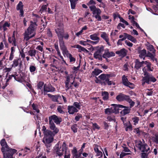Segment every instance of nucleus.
<instances>
[{
	"label": "nucleus",
	"mask_w": 158,
	"mask_h": 158,
	"mask_svg": "<svg viewBox=\"0 0 158 158\" xmlns=\"http://www.w3.org/2000/svg\"><path fill=\"white\" fill-rule=\"evenodd\" d=\"M37 26L36 22L32 21L30 22V26L23 34L24 40L28 41L35 36V30Z\"/></svg>",
	"instance_id": "obj_1"
},
{
	"label": "nucleus",
	"mask_w": 158,
	"mask_h": 158,
	"mask_svg": "<svg viewBox=\"0 0 158 158\" xmlns=\"http://www.w3.org/2000/svg\"><path fill=\"white\" fill-rule=\"evenodd\" d=\"M55 30L58 37L59 44L64 43V38L66 40L69 39V35L68 33L67 32L64 34L63 24L60 23H58L56 28Z\"/></svg>",
	"instance_id": "obj_2"
},
{
	"label": "nucleus",
	"mask_w": 158,
	"mask_h": 158,
	"mask_svg": "<svg viewBox=\"0 0 158 158\" xmlns=\"http://www.w3.org/2000/svg\"><path fill=\"white\" fill-rule=\"evenodd\" d=\"M142 80V85H144L145 83L148 85L151 84V82L154 83L157 81L156 79L152 74L149 73H145Z\"/></svg>",
	"instance_id": "obj_3"
},
{
	"label": "nucleus",
	"mask_w": 158,
	"mask_h": 158,
	"mask_svg": "<svg viewBox=\"0 0 158 158\" xmlns=\"http://www.w3.org/2000/svg\"><path fill=\"white\" fill-rule=\"evenodd\" d=\"M98 78L101 80L98 81H99V83L101 84L102 85L104 86L106 85H110L113 83L112 81H110L109 78L106 75V74H101L99 76Z\"/></svg>",
	"instance_id": "obj_4"
},
{
	"label": "nucleus",
	"mask_w": 158,
	"mask_h": 158,
	"mask_svg": "<svg viewBox=\"0 0 158 158\" xmlns=\"http://www.w3.org/2000/svg\"><path fill=\"white\" fill-rule=\"evenodd\" d=\"M17 151L11 148L7 149L2 152L3 155V158H15L13 156L14 154L16 153Z\"/></svg>",
	"instance_id": "obj_5"
},
{
	"label": "nucleus",
	"mask_w": 158,
	"mask_h": 158,
	"mask_svg": "<svg viewBox=\"0 0 158 158\" xmlns=\"http://www.w3.org/2000/svg\"><path fill=\"white\" fill-rule=\"evenodd\" d=\"M135 143H136V147L142 152H147L150 150V148L148 144L146 143L143 144L141 140H139L138 142L136 141Z\"/></svg>",
	"instance_id": "obj_6"
},
{
	"label": "nucleus",
	"mask_w": 158,
	"mask_h": 158,
	"mask_svg": "<svg viewBox=\"0 0 158 158\" xmlns=\"http://www.w3.org/2000/svg\"><path fill=\"white\" fill-rule=\"evenodd\" d=\"M49 123L54 124L53 120L56 124L59 125L62 122V119L60 117H59L57 115L54 114L49 117Z\"/></svg>",
	"instance_id": "obj_7"
},
{
	"label": "nucleus",
	"mask_w": 158,
	"mask_h": 158,
	"mask_svg": "<svg viewBox=\"0 0 158 158\" xmlns=\"http://www.w3.org/2000/svg\"><path fill=\"white\" fill-rule=\"evenodd\" d=\"M144 64L146 65L144 67L142 70L143 73V75H145V73H149L148 72H152L154 69V68L152 66V64L148 61H145Z\"/></svg>",
	"instance_id": "obj_8"
},
{
	"label": "nucleus",
	"mask_w": 158,
	"mask_h": 158,
	"mask_svg": "<svg viewBox=\"0 0 158 158\" xmlns=\"http://www.w3.org/2000/svg\"><path fill=\"white\" fill-rule=\"evenodd\" d=\"M54 152L56 154V156H59L60 158L63 155L64 150L61 148V146L59 147V144L57 143L54 147Z\"/></svg>",
	"instance_id": "obj_9"
},
{
	"label": "nucleus",
	"mask_w": 158,
	"mask_h": 158,
	"mask_svg": "<svg viewBox=\"0 0 158 158\" xmlns=\"http://www.w3.org/2000/svg\"><path fill=\"white\" fill-rule=\"evenodd\" d=\"M122 82L124 85L128 87L131 89H133L134 88V85L128 81L127 77L125 75H123L122 77Z\"/></svg>",
	"instance_id": "obj_10"
},
{
	"label": "nucleus",
	"mask_w": 158,
	"mask_h": 158,
	"mask_svg": "<svg viewBox=\"0 0 158 158\" xmlns=\"http://www.w3.org/2000/svg\"><path fill=\"white\" fill-rule=\"evenodd\" d=\"M43 87L44 95L46 94H45V93L53 92L56 91L55 88L53 87L50 83H49L47 85L46 84H45Z\"/></svg>",
	"instance_id": "obj_11"
},
{
	"label": "nucleus",
	"mask_w": 158,
	"mask_h": 158,
	"mask_svg": "<svg viewBox=\"0 0 158 158\" xmlns=\"http://www.w3.org/2000/svg\"><path fill=\"white\" fill-rule=\"evenodd\" d=\"M48 97L50 98L54 102H57L59 104H61V103L59 102L60 101L62 100V97L59 95H52L51 94H47Z\"/></svg>",
	"instance_id": "obj_12"
},
{
	"label": "nucleus",
	"mask_w": 158,
	"mask_h": 158,
	"mask_svg": "<svg viewBox=\"0 0 158 158\" xmlns=\"http://www.w3.org/2000/svg\"><path fill=\"white\" fill-rule=\"evenodd\" d=\"M59 45L63 55L64 56L65 55L67 57H68L70 54L69 53V52L65 45L64 43L59 44Z\"/></svg>",
	"instance_id": "obj_13"
},
{
	"label": "nucleus",
	"mask_w": 158,
	"mask_h": 158,
	"mask_svg": "<svg viewBox=\"0 0 158 158\" xmlns=\"http://www.w3.org/2000/svg\"><path fill=\"white\" fill-rule=\"evenodd\" d=\"M115 56V53L114 52H110L108 49L106 48L105 49L104 53L102 55V57L103 58H110L114 56Z\"/></svg>",
	"instance_id": "obj_14"
},
{
	"label": "nucleus",
	"mask_w": 158,
	"mask_h": 158,
	"mask_svg": "<svg viewBox=\"0 0 158 158\" xmlns=\"http://www.w3.org/2000/svg\"><path fill=\"white\" fill-rule=\"evenodd\" d=\"M129 95L120 93L116 97V99L118 102L126 101Z\"/></svg>",
	"instance_id": "obj_15"
},
{
	"label": "nucleus",
	"mask_w": 158,
	"mask_h": 158,
	"mask_svg": "<svg viewBox=\"0 0 158 158\" xmlns=\"http://www.w3.org/2000/svg\"><path fill=\"white\" fill-rule=\"evenodd\" d=\"M79 153H77V152L76 148L75 147L73 148V150L72 151V153L73 155V158H78L79 157H81V154H82L83 151L80 149Z\"/></svg>",
	"instance_id": "obj_16"
},
{
	"label": "nucleus",
	"mask_w": 158,
	"mask_h": 158,
	"mask_svg": "<svg viewBox=\"0 0 158 158\" xmlns=\"http://www.w3.org/2000/svg\"><path fill=\"white\" fill-rule=\"evenodd\" d=\"M89 8L94 15L96 14V15H101V10L99 8H96L95 5L89 6Z\"/></svg>",
	"instance_id": "obj_17"
},
{
	"label": "nucleus",
	"mask_w": 158,
	"mask_h": 158,
	"mask_svg": "<svg viewBox=\"0 0 158 158\" xmlns=\"http://www.w3.org/2000/svg\"><path fill=\"white\" fill-rule=\"evenodd\" d=\"M113 106L111 107L112 111L113 113H117L119 112V110H121V108H123V106L120 104H115L112 105Z\"/></svg>",
	"instance_id": "obj_18"
},
{
	"label": "nucleus",
	"mask_w": 158,
	"mask_h": 158,
	"mask_svg": "<svg viewBox=\"0 0 158 158\" xmlns=\"http://www.w3.org/2000/svg\"><path fill=\"white\" fill-rule=\"evenodd\" d=\"M135 63L134 68L137 70H139L143 66V64H144L145 61H142L141 62H140L139 59H136L135 60Z\"/></svg>",
	"instance_id": "obj_19"
},
{
	"label": "nucleus",
	"mask_w": 158,
	"mask_h": 158,
	"mask_svg": "<svg viewBox=\"0 0 158 158\" xmlns=\"http://www.w3.org/2000/svg\"><path fill=\"white\" fill-rule=\"evenodd\" d=\"M101 33L102 34L101 35V37L105 41L108 46H110L111 44L109 42V35L107 34L105 32H102Z\"/></svg>",
	"instance_id": "obj_20"
},
{
	"label": "nucleus",
	"mask_w": 158,
	"mask_h": 158,
	"mask_svg": "<svg viewBox=\"0 0 158 158\" xmlns=\"http://www.w3.org/2000/svg\"><path fill=\"white\" fill-rule=\"evenodd\" d=\"M138 52L139 54V57L141 59H143V60H145V57H146L147 52L145 49L143 50L139 49L138 50Z\"/></svg>",
	"instance_id": "obj_21"
},
{
	"label": "nucleus",
	"mask_w": 158,
	"mask_h": 158,
	"mask_svg": "<svg viewBox=\"0 0 158 158\" xmlns=\"http://www.w3.org/2000/svg\"><path fill=\"white\" fill-rule=\"evenodd\" d=\"M0 144L2 146L1 151L2 152L5 150H7V149L10 148L7 145L6 140L4 139H2L0 141Z\"/></svg>",
	"instance_id": "obj_22"
},
{
	"label": "nucleus",
	"mask_w": 158,
	"mask_h": 158,
	"mask_svg": "<svg viewBox=\"0 0 158 158\" xmlns=\"http://www.w3.org/2000/svg\"><path fill=\"white\" fill-rule=\"evenodd\" d=\"M67 109L68 112L70 114H73L75 113H77L78 110L73 106H68Z\"/></svg>",
	"instance_id": "obj_23"
},
{
	"label": "nucleus",
	"mask_w": 158,
	"mask_h": 158,
	"mask_svg": "<svg viewBox=\"0 0 158 158\" xmlns=\"http://www.w3.org/2000/svg\"><path fill=\"white\" fill-rule=\"evenodd\" d=\"M127 51L125 49L123 48L119 50L116 51L115 53L122 57H124L127 55Z\"/></svg>",
	"instance_id": "obj_24"
},
{
	"label": "nucleus",
	"mask_w": 158,
	"mask_h": 158,
	"mask_svg": "<svg viewBox=\"0 0 158 158\" xmlns=\"http://www.w3.org/2000/svg\"><path fill=\"white\" fill-rule=\"evenodd\" d=\"M123 108H124V109L121 111L120 112L122 115H125L130 113L131 108L129 107L123 106Z\"/></svg>",
	"instance_id": "obj_25"
},
{
	"label": "nucleus",
	"mask_w": 158,
	"mask_h": 158,
	"mask_svg": "<svg viewBox=\"0 0 158 158\" xmlns=\"http://www.w3.org/2000/svg\"><path fill=\"white\" fill-rule=\"evenodd\" d=\"M49 127L50 129L53 131H52L53 133V134L54 135V136L59 131V129L57 128L55 124H52L50 123H49Z\"/></svg>",
	"instance_id": "obj_26"
},
{
	"label": "nucleus",
	"mask_w": 158,
	"mask_h": 158,
	"mask_svg": "<svg viewBox=\"0 0 158 158\" xmlns=\"http://www.w3.org/2000/svg\"><path fill=\"white\" fill-rule=\"evenodd\" d=\"M123 35H124V37L126 38V39L127 38L128 40L134 43H135L137 42L136 39L131 35L126 33H124Z\"/></svg>",
	"instance_id": "obj_27"
},
{
	"label": "nucleus",
	"mask_w": 158,
	"mask_h": 158,
	"mask_svg": "<svg viewBox=\"0 0 158 158\" xmlns=\"http://www.w3.org/2000/svg\"><path fill=\"white\" fill-rule=\"evenodd\" d=\"M98 33H97L91 35L89 36L90 38L92 40L96 41H98V43L100 40V38L98 37Z\"/></svg>",
	"instance_id": "obj_28"
},
{
	"label": "nucleus",
	"mask_w": 158,
	"mask_h": 158,
	"mask_svg": "<svg viewBox=\"0 0 158 158\" xmlns=\"http://www.w3.org/2000/svg\"><path fill=\"white\" fill-rule=\"evenodd\" d=\"M12 76L14 77L15 80L20 82H22L24 81V78L21 75L19 77L17 75H12Z\"/></svg>",
	"instance_id": "obj_29"
},
{
	"label": "nucleus",
	"mask_w": 158,
	"mask_h": 158,
	"mask_svg": "<svg viewBox=\"0 0 158 158\" xmlns=\"http://www.w3.org/2000/svg\"><path fill=\"white\" fill-rule=\"evenodd\" d=\"M53 132L52 131L48 130L45 131L44 132H43L44 137H46L48 136H49L50 137H54V135L53 134Z\"/></svg>",
	"instance_id": "obj_30"
},
{
	"label": "nucleus",
	"mask_w": 158,
	"mask_h": 158,
	"mask_svg": "<svg viewBox=\"0 0 158 158\" xmlns=\"http://www.w3.org/2000/svg\"><path fill=\"white\" fill-rule=\"evenodd\" d=\"M102 96L103 97L102 99L104 100H107L109 99V94L107 92H102Z\"/></svg>",
	"instance_id": "obj_31"
},
{
	"label": "nucleus",
	"mask_w": 158,
	"mask_h": 158,
	"mask_svg": "<svg viewBox=\"0 0 158 158\" xmlns=\"http://www.w3.org/2000/svg\"><path fill=\"white\" fill-rule=\"evenodd\" d=\"M94 57L96 59H98V60L102 61V55L96 52L94 54Z\"/></svg>",
	"instance_id": "obj_32"
},
{
	"label": "nucleus",
	"mask_w": 158,
	"mask_h": 158,
	"mask_svg": "<svg viewBox=\"0 0 158 158\" xmlns=\"http://www.w3.org/2000/svg\"><path fill=\"white\" fill-rule=\"evenodd\" d=\"M38 52V51L35 49H31L28 51V55L31 57H35L36 52Z\"/></svg>",
	"instance_id": "obj_33"
},
{
	"label": "nucleus",
	"mask_w": 158,
	"mask_h": 158,
	"mask_svg": "<svg viewBox=\"0 0 158 158\" xmlns=\"http://www.w3.org/2000/svg\"><path fill=\"white\" fill-rule=\"evenodd\" d=\"M96 50L95 52L101 55L102 54V52L105 50L104 47L103 45L97 46L96 47Z\"/></svg>",
	"instance_id": "obj_34"
},
{
	"label": "nucleus",
	"mask_w": 158,
	"mask_h": 158,
	"mask_svg": "<svg viewBox=\"0 0 158 158\" xmlns=\"http://www.w3.org/2000/svg\"><path fill=\"white\" fill-rule=\"evenodd\" d=\"M126 102L129 103L130 106L129 107L131 108L134 106L135 105V102L132 100L129 96Z\"/></svg>",
	"instance_id": "obj_35"
},
{
	"label": "nucleus",
	"mask_w": 158,
	"mask_h": 158,
	"mask_svg": "<svg viewBox=\"0 0 158 158\" xmlns=\"http://www.w3.org/2000/svg\"><path fill=\"white\" fill-rule=\"evenodd\" d=\"M44 83L43 82L41 81L39 82L37 85V89L41 90L42 91L43 89V86H44Z\"/></svg>",
	"instance_id": "obj_36"
},
{
	"label": "nucleus",
	"mask_w": 158,
	"mask_h": 158,
	"mask_svg": "<svg viewBox=\"0 0 158 158\" xmlns=\"http://www.w3.org/2000/svg\"><path fill=\"white\" fill-rule=\"evenodd\" d=\"M76 116L75 117L74 119L76 122L78 121L81 119H82V114L79 113H77V114H75Z\"/></svg>",
	"instance_id": "obj_37"
},
{
	"label": "nucleus",
	"mask_w": 158,
	"mask_h": 158,
	"mask_svg": "<svg viewBox=\"0 0 158 158\" xmlns=\"http://www.w3.org/2000/svg\"><path fill=\"white\" fill-rule=\"evenodd\" d=\"M53 137H49L48 138H46L45 141L43 140L44 143H51L53 141Z\"/></svg>",
	"instance_id": "obj_38"
},
{
	"label": "nucleus",
	"mask_w": 158,
	"mask_h": 158,
	"mask_svg": "<svg viewBox=\"0 0 158 158\" xmlns=\"http://www.w3.org/2000/svg\"><path fill=\"white\" fill-rule=\"evenodd\" d=\"M102 72V70L98 69H95L93 71L92 73L96 76H98Z\"/></svg>",
	"instance_id": "obj_39"
},
{
	"label": "nucleus",
	"mask_w": 158,
	"mask_h": 158,
	"mask_svg": "<svg viewBox=\"0 0 158 158\" xmlns=\"http://www.w3.org/2000/svg\"><path fill=\"white\" fill-rule=\"evenodd\" d=\"M131 119L133 122H134V125H136L138 123V122L139 120V118L137 116H135L134 117L132 118Z\"/></svg>",
	"instance_id": "obj_40"
},
{
	"label": "nucleus",
	"mask_w": 158,
	"mask_h": 158,
	"mask_svg": "<svg viewBox=\"0 0 158 158\" xmlns=\"http://www.w3.org/2000/svg\"><path fill=\"white\" fill-rule=\"evenodd\" d=\"M19 59H15L13 61V63L11 65L12 67L15 68L19 64Z\"/></svg>",
	"instance_id": "obj_41"
},
{
	"label": "nucleus",
	"mask_w": 158,
	"mask_h": 158,
	"mask_svg": "<svg viewBox=\"0 0 158 158\" xmlns=\"http://www.w3.org/2000/svg\"><path fill=\"white\" fill-rule=\"evenodd\" d=\"M23 3L21 1L19 2L18 4L16 6V10H19L22 9H23Z\"/></svg>",
	"instance_id": "obj_42"
},
{
	"label": "nucleus",
	"mask_w": 158,
	"mask_h": 158,
	"mask_svg": "<svg viewBox=\"0 0 158 158\" xmlns=\"http://www.w3.org/2000/svg\"><path fill=\"white\" fill-rule=\"evenodd\" d=\"M147 49L150 52L153 53H154V52H155L156 50L154 49L153 46H152V45H149L147 46Z\"/></svg>",
	"instance_id": "obj_43"
},
{
	"label": "nucleus",
	"mask_w": 158,
	"mask_h": 158,
	"mask_svg": "<svg viewBox=\"0 0 158 158\" xmlns=\"http://www.w3.org/2000/svg\"><path fill=\"white\" fill-rule=\"evenodd\" d=\"M156 56V53L155 52H154V53L150 52L149 51H148L147 52L146 54V57H149L150 58H153V56Z\"/></svg>",
	"instance_id": "obj_44"
},
{
	"label": "nucleus",
	"mask_w": 158,
	"mask_h": 158,
	"mask_svg": "<svg viewBox=\"0 0 158 158\" xmlns=\"http://www.w3.org/2000/svg\"><path fill=\"white\" fill-rule=\"evenodd\" d=\"M32 107L33 109L35 110L38 113L40 112V110L38 109V106L37 104L33 103L32 105Z\"/></svg>",
	"instance_id": "obj_45"
},
{
	"label": "nucleus",
	"mask_w": 158,
	"mask_h": 158,
	"mask_svg": "<svg viewBox=\"0 0 158 158\" xmlns=\"http://www.w3.org/2000/svg\"><path fill=\"white\" fill-rule=\"evenodd\" d=\"M80 103L77 102H75L73 103V106L77 108L79 110L81 109Z\"/></svg>",
	"instance_id": "obj_46"
},
{
	"label": "nucleus",
	"mask_w": 158,
	"mask_h": 158,
	"mask_svg": "<svg viewBox=\"0 0 158 158\" xmlns=\"http://www.w3.org/2000/svg\"><path fill=\"white\" fill-rule=\"evenodd\" d=\"M71 129L74 133L77 132V124H75L72 125L71 127Z\"/></svg>",
	"instance_id": "obj_47"
},
{
	"label": "nucleus",
	"mask_w": 158,
	"mask_h": 158,
	"mask_svg": "<svg viewBox=\"0 0 158 158\" xmlns=\"http://www.w3.org/2000/svg\"><path fill=\"white\" fill-rule=\"evenodd\" d=\"M107 119L108 121L110 122L113 121L114 122H115L116 121V119L115 118V117L114 116H108L107 117Z\"/></svg>",
	"instance_id": "obj_48"
},
{
	"label": "nucleus",
	"mask_w": 158,
	"mask_h": 158,
	"mask_svg": "<svg viewBox=\"0 0 158 158\" xmlns=\"http://www.w3.org/2000/svg\"><path fill=\"white\" fill-rule=\"evenodd\" d=\"M105 113L106 114H110L112 113H113L111 107L110 108H107L105 109Z\"/></svg>",
	"instance_id": "obj_49"
},
{
	"label": "nucleus",
	"mask_w": 158,
	"mask_h": 158,
	"mask_svg": "<svg viewBox=\"0 0 158 158\" xmlns=\"http://www.w3.org/2000/svg\"><path fill=\"white\" fill-rule=\"evenodd\" d=\"M129 125L128 126L125 128V130L126 131H127L128 130L130 131L132 130V125L131 124L130 121H128Z\"/></svg>",
	"instance_id": "obj_50"
},
{
	"label": "nucleus",
	"mask_w": 158,
	"mask_h": 158,
	"mask_svg": "<svg viewBox=\"0 0 158 158\" xmlns=\"http://www.w3.org/2000/svg\"><path fill=\"white\" fill-rule=\"evenodd\" d=\"M77 48L79 49V50H80L81 51H82L84 52H86V53L89 52V51L88 50L80 45L79 46H77Z\"/></svg>",
	"instance_id": "obj_51"
},
{
	"label": "nucleus",
	"mask_w": 158,
	"mask_h": 158,
	"mask_svg": "<svg viewBox=\"0 0 158 158\" xmlns=\"http://www.w3.org/2000/svg\"><path fill=\"white\" fill-rule=\"evenodd\" d=\"M61 148L64 150V151H67V149L68 148V146L65 142H64L63 143L62 146L61 147Z\"/></svg>",
	"instance_id": "obj_52"
},
{
	"label": "nucleus",
	"mask_w": 158,
	"mask_h": 158,
	"mask_svg": "<svg viewBox=\"0 0 158 158\" xmlns=\"http://www.w3.org/2000/svg\"><path fill=\"white\" fill-rule=\"evenodd\" d=\"M36 67L33 65H30L29 67L30 72L32 73L34 72L36 70Z\"/></svg>",
	"instance_id": "obj_53"
},
{
	"label": "nucleus",
	"mask_w": 158,
	"mask_h": 158,
	"mask_svg": "<svg viewBox=\"0 0 158 158\" xmlns=\"http://www.w3.org/2000/svg\"><path fill=\"white\" fill-rule=\"evenodd\" d=\"M70 81V76L68 75L67 76L66 78V81L65 82V87H67L68 85H69V83Z\"/></svg>",
	"instance_id": "obj_54"
},
{
	"label": "nucleus",
	"mask_w": 158,
	"mask_h": 158,
	"mask_svg": "<svg viewBox=\"0 0 158 158\" xmlns=\"http://www.w3.org/2000/svg\"><path fill=\"white\" fill-rule=\"evenodd\" d=\"M69 60H70V62H75L76 61V59L73 57L72 56V55L71 54H69V56H68Z\"/></svg>",
	"instance_id": "obj_55"
},
{
	"label": "nucleus",
	"mask_w": 158,
	"mask_h": 158,
	"mask_svg": "<svg viewBox=\"0 0 158 158\" xmlns=\"http://www.w3.org/2000/svg\"><path fill=\"white\" fill-rule=\"evenodd\" d=\"M65 155L64 156V158H70V154L69 151H65Z\"/></svg>",
	"instance_id": "obj_56"
},
{
	"label": "nucleus",
	"mask_w": 158,
	"mask_h": 158,
	"mask_svg": "<svg viewBox=\"0 0 158 158\" xmlns=\"http://www.w3.org/2000/svg\"><path fill=\"white\" fill-rule=\"evenodd\" d=\"M47 8L45 7V5H43L40 10V11L41 12V14L44 11L46 12L47 11Z\"/></svg>",
	"instance_id": "obj_57"
},
{
	"label": "nucleus",
	"mask_w": 158,
	"mask_h": 158,
	"mask_svg": "<svg viewBox=\"0 0 158 158\" xmlns=\"http://www.w3.org/2000/svg\"><path fill=\"white\" fill-rule=\"evenodd\" d=\"M148 154L145 152H142L141 153V158H148Z\"/></svg>",
	"instance_id": "obj_58"
},
{
	"label": "nucleus",
	"mask_w": 158,
	"mask_h": 158,
	"mask_svg": "<svg viewBox=\"0 0 158 158\" xmlns=\"http://www.w3.org/2000/svg\"><path fill=\"white\" fill-rule=\"evenodd\" d=\"M126 40V38H124V37H123L121 39H120L118 40V41L117 42V44L118 45H122V41H123V40Z\"/></svg>",
	"instance_id": "obj_59"
},
{
	"label": "nucleus",
	"mask_w": 158,
	"mask_h": 158,
	"mask_svg": "<svg viewBox=\"0 0 158 158\" xmlns=\"http://www.w3.org/2000/svg\"><path fill=\"white\" fill-rule=\"evenodd\" d=\"M88 42L86 41L81 40L79 41V44L83 46H85L88 45V44L87 43Z\"/></svg>",
	"instance_id": "obj_60"
},
{
	"label": "nucleus",
	"mask_w": 158,
	"mask_h": 158,
	"mask_svg": "<svg viewBox=\"0 0 158 158\" xmlns=\"http://www.w3.org/2000/svg\"><path fill=\"white\" fill-rule=\"evenodd\" d=\"M57 110L61 114L63 113L64 112L61 106H59L57 107Z\"/></svg>",
	"instance_id": "obj_61"
},
{
	"label": "nucleus",
	"mask_w": 158,
	"mask_h": 158,
	"mask_svg": "<svg viewBox=\"0 0 158 158\" xmlns=\"http://www.w3.org/2000/svg\"><path fill=\"white\" fill-rule=\"evenodd\" d=\"M86 42H88L93 45L96 44L98 43V41H93L88 39L86 40Z\"/></svg>",
	"instance_id": "obj_62"
},
{
	"label": "nucleus",
	"mask_w": 158,
	"mask_h": 158,
	"mask_svg": "<svg viewBox=\"0 0 158 158\" xmlns=\"http://www.w3.org/2000/svg\"><path fill=\"white\" fill-rule=\"evenodd\" d=\"M93 127H94V129H97L99 130L100 128V127L97 124V123H94L93 124Z\"/></svg>",
	"instance_id": "obj_63"
},
{
	"label": "nucleus",
	"mask_w": 158,
	"mask_h": 158,
	"mask_svg": "<svg viewBox=\"0 0 158 158\" xmlns=\"http://www.w3.org/2000/svg\"><path fill=\"white\" fill-rule=\"evenodd\" d=\"M96 4V2L93 0H90L88 3H87V5L88 6L91 5H95Z\"/></svg>",
	"instance_id": "obj_64"
}]
</instances>
